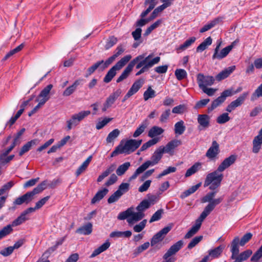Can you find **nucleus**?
Listing matches in <instances>:
<instances>
[{"label":"nucleus","mask_w":262,"mask_h":262,"mask_svg":"<svg viewBox=\"0 0 262 262\" xmlns=\"http://www.w3.org/2000/svg\"><path fill=\"white\" fill-rule=\"evenodd\" d=\"M237 156L231 155L225 158L219 165L216 170L208 173L205 180L204 186H209L210 190H214L220 185L223 179V174L222 173L225 169L229 168L236 161Z\"/></svg>","instance_id":"1"},{"label":"nucleus","mask_w":262,"mask_h":262,"mask_svg":"<svg viewBox=\"0 0 262 262\" xmlns=\"http://www.w3.org/2000/svg\"><path fill=\"white\" fill-rule=\"evenodd\" d=\"M140 58L139 60L137 61L136 68L141 69L136 74V76H139L148 70L149 69L152 67L155 64H157L160 60V57H156L151 59L153 54H150L147 57H145L144 54L138 56Z\"/></svg>","instance_id":"2"},{"label":"nucleus","mask_w":262,"mask_h":262,"mask_svg":"<svg viewBox=\"0 0 262 262\" xmlns=\"http://www.w3.org/2000/svg\"><path fill=\"white\" fill-rule=\"evenodd\" d=\"M142 140L129 139L127 140L124 145L119 144L111 153V157L116 156L119 154H125L127 155L135 151L141 144Z\"/></svg>","instance_id":"3"},{"label":"nucleus","mask_w":262,"mask_h":262,"mask_svg":"<svg viewBox=\"0 0 262 262\" xmlns=\"http://www.w3.org/2000/svg\"><path fill=\"white\" fill-rule=\"evenodd\" d=\"M239 237L236 236L231 243L230 251L232 253L231 259H234V262H243L247 259L252 254L251 250H247L239 254Z\"/></svg>","instance_id":"4"},{"label":"nucleus","mask_w":262,"mask_h":262,"mask_svg":"<svg viewBox=\"0 0 262 262\" xmlns=\"http://www.w3.org/2000/svg\"><path fill=\"white\" fill-rule=\"evenodd\" d=\"M132 58L130 55H127L122 58L107 72L103 78V82L109 83L116 76L117 71L121 70Z\"/></svg>","instance_id":"5"},{"label":"nucleus","mask_w":262,"mask_h":262,"mask_svg":"<svg viewBox=\"0 0 262 262\" xmlns=\"http://www.w3.org/2000/svg\"><path fill=\"white\" fill-rule=\"evenodd\" d=\"M223 200V197L221 196L217 199H213L209 192L202 199L203 203L208 202V204L205 207L204 210L201 213L202 214L207 216L215 208V206L220 204Z\"/></svg>","instance_id":"6"},{"label":"nucleus","mask_w":262,"mask_h":262,"mask_svg":"<svg viewBox=\"0 0 262 262\" xmlns=\"http://www.w3.org/2000/svg\"><path fill=\"white\" fill-rule=\"evenodd\" d=\"M90 114L91 112L90 111H82L73 114L70 119L67 121L68 129L71 130L73 127L77 126L82 120Z\"/></svg>","instance_id":"7"},{"label":"nucleus","mask_w":262,"mask_h":262,"mask_svg":"<svg viewBox=\"0 0 262 262\" xmlns=\"http://www.w3.org/2000/svg\"><path fill=\"white\" fill-rule=\"evenodd\" d=\"M47 181H44L37 185L32 191L27 192L23 195L26 204L30 202L33 199V196L39 193L46 188Z\"/></svg>","instance_id":"8"},{"label":"nucleus","mask_w":262,"mask_h":262,"mask_svg":"<svg viewBox=\"0 0 262 262\" xmlns=\"http://www.w3.org/2000/svg\"><path fill=\"white\" fill-rule=\"evenodd\" d=\"M233 95L231 90H226L223 91L220 96L212 101L210 106L208 108V112L210 113L213 110L220 106L226 100L227 97L231 96Z\"/></svg>","instance_id":"9"},{"label":"nucleus","mask_w":262,"mask_h":262,"mask_svg":"<svg viewBox=\"0 0 262 262\" xmlns=\"http://www.w3.org/2000/svg\"><path fill=\"white\" fill-rule=\"evenodd\" d=\"M163 154V149L158 148L151 156L150 160L146 161L142 165L147 169L150 166L157 164L162 159Z\"/></svg>","instance_id":"10"},{"label":"nucleus","mask_w":262,"mask_h":262,"mask_svg":"<svg viewBox=\"0 0 262 262\" xmlns=\"http://www.w3.org/2000/svg\"><path fill=\"white\" fill-rule=\"evenodd\" d=\"M196 80L200 89H203L208 86H211L214 82L213 76H205L201 73L198 74Z\"/></svg>","instance_id":"11"},{"label":"nucleus","mask_w":262,"mask_h":262,"mask_svg":"<svg viewBox=\"0 0 262 262\" xmlns=\"http://www.w3.org/2000/svg\"><path fill=\"white\" fill-rule=\"evenodd\" d=\"M221 45V42H219L216 47H215L214 51V54L212 55V59H219L221 60L223 58H225L227 56V55L229 53V52L232 50L231 46H227L224 49H223L220 52L219 50Z\"/></svg>","instance_id":"12"},{"label":"nucleus","mask_w":262,"mask_h":262,"mask_svg":"<svg viewBox=\"0 0 262 262\" xmlns=\"http://www.w3.org/2000/svg\"><path fill=\"white\" fill-rule=\"evenodd\" d=\"M207 216L201 214L199 218L196 220L195 225L192 226L190 229L184 236L186 239L190 238L194 234H195L201 228L202 222L206 219Z\"/></svg>","instance_id":"13"},{"label":"nucleus","mask_w":262,"mask_h":262,"mask_svg":"<svg viewBox=\"0 0 262 262\" xmlns=\"http://www.w3.org/2000/svg\"><path fill=\"white\" fill-rule=\"evenodd\" d=\"M197 121L199 123L198 129L199 131L204 130L210 125V117L207 114H199Z\"/></svg>","instance_id":"14"},{"label":"nucleus","mask_w":262,"mask_h":262,"mask_svg":"<svg viewBox=\"0 0 262 262\" xmlns=\"http://www.w3.org/2000/svg\"><path fill=\"white\" fill-rule=\"evenodd\" d=\"M171 229V226H166L154 235L150 241L151 246H154L156 244L162 241L165 235L170 231Z\"/></svg>","instance_id":"15"},{"label":"nucleus","mask_w":262,"mask_h":262,"mask_svg":"<svg viewBox=\"0 0 262 262\" xmlns=\"http://www.w3.org/2000/svg\"><path fill=\"white\" fill-rule=\"evenodd\" d=\"M249 95V92H244L236 100L232 101L226 107V111L228 112H231L236 107L241 106L247 97Z\"/></svg>","instance_id":"16"},{"label":"nucleus","mask_w":262,"mask_h":262,"mask_svg":"<svg viewBox=\"0 0 262 262\" xmlns=\"http://www.w3.org/2000/svg\"><path fill=\"white\" fill-rule=\"evenodd\" d=\"M140 58L139 57H136L129 62V63L124 70L121 75L117 78L116 80V82L117 83H119L122 81L123 80L125 79L128 77V76L129 75V73L133 70L134 67L136 64L137 61Z\"/></svg>","instance_id":"17"},{"label":"nucleus","mask_w":262,"mask_h":262,"mask_svg":"<svg viewBox=\"0 0 262 262\" xmlns=\"http://www.w3.org/2000/svg\"><path fill=\"white\" fill-rule=\"evenodd\" d=\"M219 152V144L216 141H213L211 146L207 150L205 156L210 160H214L216 158Z\"/></svg>","instance_id":"18"},{"label":"nucleus","mask_w":262,"mask_h":262,"mask_svg":"<svg viewBox=\"0 0 262 262\" xmlns=\"http://www.w3.org/2000/svg\"><path fill=\"white\" fill-rule=\"evenodd\" d=\"M53 85L52 84H48L40 92L36 101H40L45 104L50 98V93Z\"/></svg>","instance_id":"19"},{"label":"nucleus","mask_w":262,"mask_h":262,"mask_svg":"<svg viewBox=\"0 0 262 262\" xmlns=\"http://www.w3.org/2000/svg\"><path fill=\"white\" fill-rule=\"evenodd\" d=\"M181 144L182 142L180 140H174L169 142L165 146H161L159 147L163 149V153H169Z\"/></svg>","instance_id":"20"},{"label":"nucleus","mask_w":262,"mask_h":262,"mask_svg":"<svg viewBox=\"0 0 262 262\" xmlns=\"http://www.w3.org/2000/svg\"><path fill=\"white\" fill-rule=\"evenodd\" d=\"M252 145V152L255 154L258 153L261 149L262 145V135L258 134V135L254 138Z\"/></svg>","instance_id":"21"},{"label":"nucleus","mask_w":262,"mask_h":262,"mask_svg":"<svg viewBox=\"0 0 262 262\" xmlns=\"http://www.w3.org/2000/svg\"><path fill=\"white\" fill-rule=\"evenodd\" d=\"M82 81V79H78L76 80L72 85L68 86L63 91L62 95L63 96H69L72 94L77 89V86L80 85Z\"/></svg>","instance_id":"22"},{"label":"nucleus","mask_w":262,"mask_h":262,"mask_svg":"<svg viewBox=\"0 0 262 262\" xmlns=\"http://www.w3.org/2000/svg\"><path fill=\"white\" fill-rule=\"evenodd\" d=\"M235 69V66L229 67L221 72L216 76V79L221 81L228 77Z\"/></svg>","instance_id":"23"},{"label":"nucleus","mask_w":262,"mask_h":262,"mask_svg":"<svg viewBox=\"0 0 262 262\" xmlns=\"http://www.w3.org/2000/svg\"><path fill=\"white\" fill-rule=\"evenodd\" d=\"M144 216L143 212L138 211L134 212L133 208H132V214L130 217L127 219V222L129 225L133 224L135 222H138L142 220Z\"/></svg>","instance_id":"24"},{"label":"nucleus","mask_w":262,"mask_h":262,"mask_svg":"<svg viewBox=\"0 0 262 262\" xmlns=\"http://www.w3.org/2000/svg\"><path fill=\"white\" fill-rule=\"evenodd\" d=\"M121 93L122 91L120 89H117L116 91L112 93L107 98L105 102L107 104V105L111 106L114 103L116 99L120 96Z\"/></svg>","instance_id":"25"},{"label":"nucleus","mask_w":262,"mask_h":262,"mask_svg":"<svg viewBox=\"0 0 262 262\" xmlns=\"http://www.w3.org/2000/svg\"><path fill=\"white\" fill-rule=\"evenodd\" d=\"M108 190L106 188H104L101 190H99L94 195L91 200V204H94L102 200L104 196L108 193Z\"/></svg>","instance_id":"26"},{"label":"nucleus","mask_w":262,"mask_h":262,"mask_svg":"<svg viewBox=\"0 0 262 262\" xmlns=\"http://www.w3.org/2000/svg\"><path fill=\"white\" fill-rule=\"evenodd\" d=\"M164 132V130L162 128L157 126H154L149 130L148 136L153 139L162 134Z\"/></svg>","instance_id":"27"},{"label":"nucleus","mask_w":262,"mask_h":262,"mask_svg":"<svg viewBox=\"0 0 262 262\" xmlns=\"http://www.w3.org/2000/svg\"><path fill=\"white\" fill-rule=\"evenodd\" d=\"M92 224L91 223H88L77 229L76 232L83 235H89L92 232Z\"/></svg>","instance_id":"28"},{"label":"nucleus","mask_w":262,"mask_h":262,"mask_svg":"<svg viewBox=\"0 0 262 262\" xmlns=\"http://www.w3.org/2000/svg\"><path fill=\"white\" fill-rule=\"evenodd\" d=\"M92 159V156H90L78 167V168L77 169L75 172V174L77 177H78L80 174H81L86 170L90 163L91 162Z\"/></svg>","instance_id":"29"},{"label":"nucleus","mask_w":262,"mask_h":262,"mask_svg":"<svg viewBox=\"0 0 262 262\" xmlns=\"http://www.w3.org/2000/svg\"><path fill=\"white\" fill-rule=\"evenodd\" d=\"M36 141L35 140H31L30 141H28L25 144H24L21 148H20L18 155L20 157H21L25 153L29 151L32 148L33 146L35 145Z\"/></svg>","instance_id":"30"},{"label":"nucleus","mask_w":262,"mask_h":262,"mask_svg":"<svg viewBox=\"0 0 262 262\" xmlns=\"http://www.w3.org/2000/svg\"><path fill=\"white\" fill-rule=\"evenodd\" d=\"M202 163L198 162L195 163L192 166L188 168L185 174V177H189L196 172L201 168Z\"/></svg>","instance_id":"31"},{"label":"nucleus","mask_w":262,"mask_h":262,"mask_svg":"<svg viewBox=\"0 0 262 262\" xmlns=\"http://www.w3.org/2000/svg\"><path fill=\"white\" fill-rule=\"evenodd\" d=\"M144 82V80L143 79H140L136 81L128 90V92L132 94V95H134L142 86Z\"/></svg>","instance_id":"32"},{"label":"nucleus","mask_w":262,"mask_h":262,"mask_svg":"<svg viewBox=\"0 0 262 262\" xmlns=\"http://www.w3.org/2000/svg\"><path fill=\"white\" fill-rule=\"evenodd\" d=\"M186 129L184 122L180 120L174 124V134L177 135H182Z\"/></svg>","instance_id":"33"},{"label":"nucleus","mask_w":262,"mask_h":262,"mask_svg":"<svg viewBox=\"0 0 262 262\" xmlns=\"http://www.w3.org/2000/svg\"><path fill=\"white\" fill-rule=\"evenodd\" d=\"M110 245V243L108 241H106L104 243L93 252L91 255V257H94L104 252L109 248Z\"/></svg>","instance_id":"34"},{"label":"nucleus","mask_w":262,"mask_h":262,"mask_svg":"<svg viewBox=\"0 0 262 262\" xmlns=\"http://www.w3.org/2000/svg\"><path fill=\"white\" fill-rule=\"evenodd\" d=\"M132 232L130 231H115L111 232L110 234V236L111 238H119L122 237H129L132 235Z\"/></svg>","instance_id":"35"},{"label":"nucleus","mask_w":262,"mask_h":262,"mask_svg":"<svg viewBox=\"0 0 262 262\" xmlns=\"http://www.w3.org/2000/svg\"><path fill=\"white\" fill-rule=\"evenodd\" d=\"M224 248L225 246L221 245L213 249L209 250V256L213 258L219 257L222 253Z\"/></svg>","instance_id":"36"},{"label":"nucleus","mask_w":262,"mask_h":262,"mask_svg":"<svg viewBox=\"0 0 262 262\" xmlns=\"http://www.w3.org/2000/svg\"><path fill=\"white\" fill-rule=\"evenodd\" d=\"M196 40L195 37H191L189 39H187L183 44L181 45L178 47L176 50L178 52L182 51L185 50L186 49L189 48L192 43H193Z\"/></svg>","instance_id":"37"},{"label":"nucleus","mask_w":262,"mask_h":262,"mask_svg":"<svg viewBox=\"0 0 262 262\" xmlns=\"http://www.w3.org/2000/svg\"><path fill=\"white\" fill-rule=\"evenodd\" d=\"M212 39L211 37H207L204 40L196 49V52H201L206 50L207 47L212 43Z\"/></svg>","instance_id":"38"},{"label":"nucleus","mask_w":262,"mask_h":262,"mask_svg":"<svg viewBox=\"0 0 262 262\" xmlns=\"http://www.w3.org/2000/svg\"><path fill=\"white\" fill-rule=\"evenodd\" d=\"M170 6V4H163L162 5L157 7L154 10L152 11L151 14L149 19L152 20L158 16L159 13L161 12L163 10L166 9L167 7Z\"/></svg>","instance_id":"39"},{"label":"nucleus","mask_w":262,"mask_h":262,"mask_svg":"<svg viewBox=\"0 0 262 262\" xmlns=\"http://www.w3.org/2000/svg\"><path fill=\"white\" fill-rule=\"evenodd\" d=\"M130 166V163L129 162H125L118 167L116 171V174L119 176H122L128 170Z\"/></svg>","instance_id":"40"},{"label":"nucleus","mask_w":262,"mask_h":262,"mask_svg":"<svg viewBox=\"0 0 262 262\" xmlns=\"http://www.w3.org/2000/svg\"><path fill=\"white\" fill-rule=\"evenodd\" d=\"M159 141V139L158 138H155L148 141L147 142L144 143L140 149V151H143L152 145H155Z\"/></svg>","instance_id":"41"},{"label":"nucleus","mask_w":262,"mask_h":262,"mask_svg":"<svg viewBox=\"0 0 262 262\" xmlns=\"http://www.w3.org/2000/svg\"><path fill=\"white\" fill-rule=\"evenodd\" d=\"M120 134V130L116 128L110 132L106 139V141L107 143H112L114 140L117 138Z\"/></svg>","instance_id":"42"},{"label":"nucleus","mask_w":262,"mask_h":262,"mask_svg":"<svg viewBox=\"0 0 262 262\" xmlns=\"http://www.w3.org/2000/svg\"><path fill=\"white\" fill-rule=\"evenodd\" d=\"M201 183H199L195 185L192 186L183 193L181 195V198H185L191 194L194 193L201 186Z\"/></svg>","instance_id":"43"},{"label":"nucleus","mask_w":262,"mask_h":262,"mask_svg":"<svg viewBox=\"0 0 262 262\" xmlns=\"http://www.w3.org/2000/svg\"><path fill=\"white\" fill-rule=\"evenodd\" d=\"M24 43H21L14 49L10 51L4 57L3 60H7L9 57L13 56L14 54L20 51L24 47Z\"/></svg>","instance_id":"44"},{"label":"nucleus","mask_w":262,"mask_h":262,"mask_svg":"<svg viewBox=\"0 0 262 262\" xmlns=\"http://www.w3.org/2000/svg\"><path fill=\"white\" fill-rule=\"evenodd\" d=\"M147 126V123L146 122V121H145L144 122H142L134 132L133 134V137L134 138H136L139 136L144 132Z\"/></svg>","instance_id":"45"},{"label":"nucleus","mask_w":262,"mask_h":262,"mask_svg":"<svg viewBox=\"0 0 262 262\" xmlns=\"http://www.w3.org/2000/svg\"><path fill=\"white\" fill-rule=\"evenodd\" d=\"M150 207V202L147 200H143L136 207L138 211L143 212Z\"/></svg>","instance_id":"46"},{"label":"nucleus","mask_w":262,"mask_h":262,"mask_svg":"<svg viewBox=\"0 0 262 262\" xmlns=\"http://www.w3.org/2000/svg\"><path fill=\"white\" fill-rule=\"evenodd\" d=\"M156 96V92L149 86L143 94V98L145 101L150 98H154Z\"/></svg>","instance_id":"47"},{"label":"nucleus","mask_w":262,"mask_h":262,"mask_svg":"<svg viewBox=\"0 0 262 262\" xmlns=\"http://www.w3.org/2000/svg\"><path fill=\"white\" fill-rule=\"evenodd\" d=\"M13 231L12 226L8 225L0 230V239L10 234Z\"/></svg>","instance_id":"48"},{"label":"nucleus","mask_w":262,"mask_h":262,"mask_svg":"<svg viewBox=\"0 0 262 262\" xmlns=\"http://www.w3.org/2000/svg\"><path fill=\"white\" fill-rule=\"evenodd\" d=\"M175 76L178 80H182L187 77L186 71L182 69H178L174 72Z\"/></svg>","instance_id":"49"},{"label":"nucleus","mask_w":262,"mask_h":262,"mask_svg":"<svg viewBox=\"0 0 262 262\" xmlns=\"http://www.w3.org/2000/svg\"><path fill=\"white\" fill-rule=\"evenodd\" d=\"M132 214V207L128 208L124 211L121 212L118 215L117 219L119 220H124L130 217Z\"/></svg>","instance_id":"50"},{"label":"nucleus","mask_w":262,"mask_h":262,"mask_svg":"<svg viewBox=\"0 0 262 262\" xmlns=\"http://www.w3.org/2000/svg\"><path fill=\"white\" fill-rule=\"evenodd\" d=\"M260 97H262V84H261L252 94L251 101H254Z\"/></svg>","instance_id":"51"},{"label":"nucleus","mask_w":262,"mask_h":262,"mask_svg":"<svg viewBox=\"0 0 262 262\" xmlns=\"http://www.w3.org/2000/svg\"><path fill=\"white\" fill-rule=\"evenodd\" d=\"M28 219L26 217V216L22 212L21 214L17 217L15 220H14L12 223V226H17L21 224L25 221L27 220Z\"/></svg>","instance_id":"52"},{"label":"nucleus","mask_w":262,"mask_h":262,"mask_svg":"<svg viewBox=\"0 0 262 262\" xmlns=\"http://www.w3.org/2000/svg\"><path fill=\"white\" fill-rule=\"evenodd\" d=\"M129 189V184L128 183H122L118 187L117 190L119 193L122 195L125 193L127 192Z\"/></svg>","instance_id":"53"},{"label":"nucleus","mask_w":262,"mask_h":262,"mask_svg":"<svg viewBox=\"0 0 262 262\" xmlns=\"http://www.w3.org/2000/svg\"><path fill=\"white\" fill-rule=\"evenodd\" d=\"M203 239V236H198L194 237L190 242L188 244L187 246V248L188 249H191L193 247H194L196 245H198Z\"/></svg>","instance_id":"54"},{"label":"nucleus","mask_w":262,"mask_h":262,"mask_svg":"<svg viewBox=\"0 0 262 262\" xmlns=\"http://www.w3.org/2000/svg\"><path fill=\"white\" fill-rule=\"evenodd\" d=\"M161 23V21L160 20H157L146 29L144 33V35L145 36H148L152 32V31L157 28Z\"/></svg>","instance_id":"55"},{"label":"nucleus","mask_w":262,"mask_h":262,"mask_svg":"<svg viewBox=\"0 0 262 262\" xmlns=\"http://www.w3.org/2000/svg\"><path fill=\"white\" fill-rule=\"evenodd\" d=\"M230 117L228 114L224 113L220 115L216 119V122L219 124H224L230 120Z\"/></svg>","instance_id":"56"},{"label":"nucleus","mask_w":262,"mask_h":262,"mask_svg":"<svg viewBox=\"0 0 262 262\" xmlns=\"http://www.w3.org/2000/svg\"><path fill=\"white\" fill-rule=\"evenodd\" d=\"M163 213V210L161 209L158 210L151 217L149 222L152 223L159 221L162 217V214Z\"/></svg>","instance_id":"57"},{"label":"nucleus","mask_w":262,"mask_h":262,"mask_svg":"<svg viewBox=\"0 0 262 262\" xmlns=\"http://www.w3.org/2000/svg\"><path fill=\"white\" fill-rule=\"evenodd\" d=\"M252 234L251 233H247L245 234L240 240L239 239V244L241 246H244L252 238Z\"/></svg>","instance_id":"58"},{"label":"nucleus","mask_w":262,"mask_h":262,"mask_svg":"<svg viewBox=\"0 0 262 262\" xmlns=\"http://www.w3.org/2000/svg\"><path fill=\"white\" fill-rule=\"evenodd\" d=\"M122 195L118 192L116 191L113 194H112L108 199L107 202L109 204L113 203L117 201Z\"/></svg>","instance_id":"59"},{"label":"nucleus","mask_w":262,"mask_h":262,"mask_svg":"<svg viewBox=\"0 0 262 262\" xmlns=\"http://www.w3.org/2000/svg\"><path fill=\"white\" fill-rule=\"evenodd\" d=\"M187 108L184 104H180L178 106L174 107L172 110V112L174 114H182L186 110Z\"/></svg>","instance_id":"60"},{"label":"nucleus","mask_w":262,"mask_h":262,"mask_svg":"<svg viewBox=\"0 0 262 262\" xmlns=\"http://www.w3.org/2000/svg\"><path fill=\"white\" fill-rule=\"evenodd\" d=\"M176 170L177 168L175 167H168L167 169L164 170L161 173H160L158 176L157 178L159 179L161 178L162 177L165 176L169 173L176 172Z\"/></svg>","instance_id":"61"},{"label":"nucleus","mask_w":262,"mask_h":262,"mask_svg":"<svg viewBox=\"0 0 262 262\" xmlns=\"http://www.w3.org/2000/svg\"><path fill=\"white\" fill-rule=\"evenodd\" d=\"M117 42V39L116 37L114 36H111L109 38L108 40L106 42L105 49L106 50H108L111 47H112L114 45H115Z\"/></svg>","instance_id":"62"},{"label":"nucleus","mask_w":262,"mask_h":262,"mask_svg":"<svg viewBox=\"0 0 262 262\" xmlns=\"http://www.w3.org/2000/svg\"><path fill=\"white\" fill-rule=\"evenodd\" d=\"M112 118H105L101 121H99L97 123L96 125V128L97 129H100L102 128L104 126H105L108 122H110Z\"/></svg>","instance_id":"63"},{"label":"nucleus","mask_w":262,"mask_h":262,"mask_svg":"<svg viewBox=\"0 0 262 262\" xmlns=\"http://www.w3.org/2000/svg\"><path fill=\"white\" fill-rule=\"evenodd\" d=\"M147 221L143 220L139 224L135 225L134 227V230L136 232H141L145 227Z\"/></svg>","instance_id":"64"}]
</instances>
